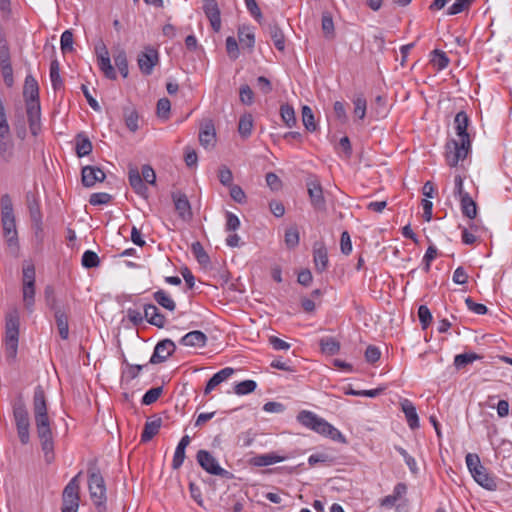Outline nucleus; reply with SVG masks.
Here are the masks:
<instances>
[{
    "label": "nucleus",
    "instance_id": "obj_1",
    "mask_svg": "<svg viewBox=\"0 0 512 512\" xmlns=\"http://www.w3.org/2000/svg\"><path fill=\"white\" fill-rule=\"evenodd\" d=\"M32 404L37 437L39 438L45 461L51 463L55 458L54 437L51 429L52 421L48 415L47 399L41 385L36 386L34 389Z\"/></svg>",
    "mask_w": 512,
    "mask_h": 512
},
{
    "label": "nucleus",
    "instance_id": "obj_2",
    "mask_svg": "<svg viewBox=\"0 0 512 512\" xmlns=\"http://www.w3.org/2000/svg\"><path fill=\"white\" fill-rule=\"evenodd\" d=\"M469 123L470 119L466 112L460 111L456 114L454 128L459 139H450L445 144V159L450 167H456L471 152V139L467 132Z\"/></svg>",
    "mask_w": 512,
    "mask_h": 512
},
{
    "label": "nucleus",
    "instance_id": "obj_3",
    "mask_svg": "<svg viewBox=\"0 0 512 512\" xmlns=\"http://www.w3.org/2000/svg\"><path fill=\"white\" fill-rule=\"evenodd\" d=\"M1 224L3 236L10 247L18 245V233L16 229V220L13 210L12 200L9 194H4L0 199Z\"/></svg>",
    "mask_w": 512,
    "mask_h": 512
},
{
    "label": "nucleus",
    "instance_id": "obj_4",
    "mask_svg": "<svg viewBox=\"0 0 512 512\" xmlns=\"http://www.w3.org/2000/svg\"><path fill=\"white\" fill-rule=\"evenodd\" d=\"M467 468L475 482L489 491L497 489V478L484 467L476 453H468L465 457Z\"/></svg>",
    "mask_w": 512,
    "mask_h": 512
},
{
    "label": "nucleus",
    "instance_id": "obj_5",
    "mask_svg": "<svg viewBox=\"0 0 512 512\" xmlns=\"http://www.w3.org/2000/svg\"><path fill=\"white\" fill-rule=\"evenodd\" d=\"M20 319L16 310L6 316L5 355L8 362H15L18 352Z\"/></svg>",
    "mask_w": 512,
    "mask_h": 512
},
{
    "label": "nucleus",
    "instance_id": "obj_6",
    "mask_svg": "<svg viewBox=\"0 0 512 512\" xmlns=\"http://www.w3.org/2000/svg\"><path fill=\"white\" fill-rule=\"evenodd\" d=\"M88 489L90 499L101 512L105 509V503L107 500L106 485L103 476L96 468L88 470Z\"/></svg>",
    "mask_w": 512,
    "mask_h": 512
},
{
    "label": "nucleus",
    "instance_id": "obj_7",
    "mask_svg": "<svg viewBox=\"0 0 512 512\" xmlns=\"http://www.w3.org/2000/svg\"><path fill=\"white\" fill-rule=\"evenodd\" d=\"M126 318L134 326H139L146 320L148 323L160 328V313L157 306L153 304H144L143 313L137 309H127Z\"/></svg>",
    "mask_w": 512,
    "mask_h": 512
},
{
    "label": "nucleus",
    "instance_id": "obj_8",
    "mask_svg": "<svg viewBox=\"0 0 512 512\" xmlns=\"http://www.w3.org/2000/svg\"><path fill=\"white\" fill-rule=\"evenodd\" d=\"M81 472L74 476L65 486L62 494V512H77L79 508V477Z\"/></svg>",
    "mask_w": 512,
    "mask_h": 512
},
{
    "label": "nucleus",
    "instance_id": "obj_9",
    "mask_svg": "<svg viewBox=\"0 0 512 512\" xmlns=\"http://www.w3.org/2000/svg\"><path fill=\"white\" fill-rule=\"evenodd\" d=\"M196 460L202 469L211 475L220 476L225 479L233 478V474L222 468L216 458L207 450H199L196 454Z\"/></svg>",
    "mask_w": 512,
    "mask_h": 512
},
{
    "label": "nucleus",
    "instance_id": "obj_10",
    "mask_svg": "<svg viewBox=\"0 0 512 512\" xmlns=\"http://www.w3.org/2000/svg\"><path fill=\"white\" fill-rule=\"evenodd\" d=\"M307 191L312 207L319 212L327 210L326 199L323 194V188L316 176H311L306 181Z\"/></svg>",
    "mask_w": 512,
    "mask_h": 512
},
{
    "label": "nucleus",
    "instance_id": "obj_11",
    "mask_svg": "<svg viewBox=\"0 0 512 512\" xmlns=\"http://www.w3.org/2000/svg\"><path fill=\"white\" fill-rule=\"evenodd\" d=\"M170 198L179 219L183 222H190L193 218L191 204L187 195L179 189L171 191Z\"/></svg>",
    "mask_w": 512,
    "mask_h": 512
},
{
    "label": "nucleus",
    "instance_id": "obj_12",
    "mask_svg": "<svg viewBox=\"0 0 512 512\" xmlns=\"http://www.w3.org/2000/svg\"><path fill=\"white\" fill-rule=\"evenodd\" d=\"M95 53L97 55L99 69L103 72L106 78L115 80L117 78V74L111 64L108 49L103 42H100L95 46Z\"/></svg>",
    "mask_w": 512,
    "mask_h": 512
},
{
    "label": "nucleus",
    "instance_id": "obj_13",
    "mask_svg": "<svg viewBox=\"0 0 512 512\" xmlns=\"http://www.w3.org/2000/svg\"><path fill=\"white\" fill-rule=\"evenodd\" d=\"M158 60V51L152 47H145L144 50L138 54L137 58L139 69L144 75H150L152 73Z\"/></svg>",
    "mask_w": 512,
    "mask_h": 512
},
{
    "label": "nucleus",
    "instance_id": "obj_14",
    "mask_svg": "<svg viewBox=\"0 0 512 512\" xmlns=\"http://www.w3.org/2000/svg\"><path fill=\"white\" fill-rule=\"evenodd\" d=\"M26 203L29 210L31 221L34 226L41 230L42 228V212L40 207V198L36 192L28 191L26 193Z\"/></svg>",
    "mask_w": 512,
    "mask_h": 512
},
{
    "label": "nucleus",
    "instance_id": "obj_15",
    "mask_svg": "<svg viewBox=\"0 0 512 512\" xmlns=\"http://www.w3.org/2000/svg\"><path fill=\"white\" fill-rule=\"evenodd\" d=\"M0 69L5 85L11 88L14 85V75L10 47L0 49Z\"/></svg>",
    "mask_w": 512,
    "mask_h": 512
},
{
    "label": "nucleus",
    "instance_id": "obj_16",
    "mask_svg": "<svg viewBox=\"0 0 512 512\" xmlns=\"http://www.w3.org/2000/svg\"><path fill=\"white\" fill-rule=\"evenodd\" d=\"M23 97L25 105L40 104L39 101V85L37 80L31 74L25 77L23 86Z\"/></svg>",
    "mask_w": 512,
    "mask_h": 512
},
{
    "label": "nucleus",
    "instance_id": "obj_17",
    "mask_svg": "<svg viewBox=\"0 0 512 512\" xmlns=\"http://www.w3.org/2000/svg\"><path fill=\"white\" fill-rule=\"evenodd\" d=\"M216 131L212 120H205L199 131V142L205 149H211L216 144Z\"/></svg>",
    "mask_w": 512,
    "mask_h": 512
},
{
    "label": "nucleus",
    "instance_id": "obj_18",
    "mask_svg": "<svg viewBox=\"0 0 512 512\" xmlns=\"http://www.w3.org/2000/svg\"><path fill=\"white\" fill-rule=\"evenodd\" d=\"M203 11L209 19L212 29L218 32L221 28V16L217 1L203 0Z\"/></svg>",
    "mask_w": 512,
    "mask_h": 512
},
{
    "label": "nucleus",
    "instance_id": "obj_19",
    "mask_svg": "<svg viewBox=\"0 0 512 512\" xmlns=\"http://www.w3.org/2000/svg\"><path fill=\"white\" fill-rule=\"evenodd\" d=\"M82 184L85 187H92L97 182H103L106 178L105 172L97 166H85L82 168Z\"/></svg>",
    "mask_w": 512,
    "mask_h": 512
},
{
    "label": "nucleus",
    "instance_id": "obj_20",
    "mask_svg": "<svg viewBox=\"0 0 512 512\" xmlns=\"http://www.w3.org/2000/svg\"><path fill=\"white\" fill-rule=\"evenodd\" d=\"M26 114L30 132L33 136H37L41 130L40 104L26 105Z\"/></svg>",
    "mask_w": 512,
    "mask_h": 512
},
{
    "label": "nucleus",
    "instance_id": "obj_21",
    "mask_svg": "<svg viewBox=\"0 0 512 512\" xmlns=\"http://www.w3.org/2000/svg\"><path fill=\"white\" fill-rule=\"evenodd\" d=\"M400 405L409 428L412 430L418 429L420 424L415 405L409 399H403Z\"/></svg>",
    "mask_w": 512,
    "mask_h": 512
},
{
    "label": "nucleus",
    "instance_id": "obj_22",
    "mask_svg": "<svg viewBox=\"0 0 512 512\" xmlns=\"http://www.w3.org/2000/svg\"><path fill=\"white\" fill-rule=\"evenodd\" d=\"M235 372V369L232 367H225L215 373L206 383L204 394L208 395L215 387L220 385L222 382L226 381L229 377H231Z\"/></svg>",
    "mask_w": 512,
    "mask_h": 512
},
{
    "label": "nucleus",
    "instance_id": "obj_23",
    "mask_svg": "<svg viewBox=\"0 0 512 512\" xmlns=\"http://www.w3.org/2000/svg\"><path fill=\"white\" fill-rule=\"evenodd\" d=\"M13 418L16 427L30 426L29 413L22 400H18L13 404Z\"/></svg>",
    "mask_w": 512,
    "mask_h": 512
},
{
    "label": "nucleus",
    "instance_id": "obj_24",
    "mask_svg": "<svg viewBox=\"0 0 512 512\" xmlns=\"http://www.w3.org/2000/svg\"><path fill=\"white\" fill-rule=\"evenodd\" d=\"M286 459L285 456H280L276 452L266 454H259L250 459V464L255 467H265L275 463L282 462Z\"/></svg>",
    "mask_w": 512,
    "mask_h": 512
},
{
    "label": "nucleus",
    "instance_id": "obj_25",
    "mask_svg": "<svg viewBox=\"0 0 512 512\" xmlns=\"http://www.w3.org/2000/svg\"><path fill=\"white\" fill-rule=\"evenodd\" d=\"M180 343L184 346L202 348L207 343V336L199 330H194L184 335Z\"/></svg>",
    "mask_w": 512,
    "mask_h": 512
},
{
    "label": "nucleus",
    "instance_id": "obj_26",
    "mask_svg": "<svg viewBox=\"0 0 512 512\" xmlns=\"http://www.w3.org/2000/svg\"><path fill=\"white\" fill-rule=\"evenodd\" d=\"M267 32L273 41L275 48L278 51L283 52L285 50V36L279 25L276 22L269 23L267 26Z\"/></svg>",
    "mask_w": 512,
    "mask_h": 512
},
{
    "label": "nucleus",
    "instance_id": "obj_27",
    "mask_svg": "<svg viewBox=\"0 0 512 512\" xmlns=\"http://www.w3.org/2000/svg\"><path fill=\"white\" fill-rule=\"evenodd\" d=\"M160 433V418L148 419L144 424L140 442L147 443Z\"/></svg>",
    "mask_w": 512,
    "mask_h": 512
},
{
    "label": "nucleus",
    "instance_id": "obj_28",
    "mask_svg": "<svg viewBox=\"0 0 512 512\" xmlns=\"http://www.w3.org/2000/svg\"><path fill=\"white\" fill-rule=\"evenodd\" d=\"M313 261L317 272L322 273L328 267V253L326 247L321 244L319 247L314 246Z\"/></svg>",
    "mask_w": 512,
    "mask_h": 512
},
{
    "label": "nucleus",
    "instance_id": "obj_29",
    "mask_svg": "<svg viewBox=\"0 0 512 512\" xmlns=\"http://www.w3.org/2000/svg\"><path fill=\"white\" fill-rule=\"evenodd\" d=\"M128 178L134 191L142 197L147 198V186L138 169H130Z\"/></svg>",
    "mask_w": 512,
    "mask_h": 512
},
{
    "label": "nucleus",
    "instance_id": "obj_30",
    "mask_svg": "<svg viewBox=\"0 0 512 512\" xmlns=\"http://www.w3.org/2000/svg\"><path fill=\"white\" fill-rule=\"evenodd\" d=\"M54 317L59 336L61 337V339L67 340L69 338V324L67 313L63 309L56 310V312H54Z\"/></svg>",
    "mask_w": 512,
    "mask_h": 512
},
{
    "label": "nucleus",
    "instance_id": "obj_31",
    "mask_svg": "<svg viewBox=\"0 0 512 512\" xmlns=\"http://www.w3.org/2000/svg\"><path fill=\"white\" fill-rule=\"evenodd\" d=\"M460 206H461V212L465 217L472 220L477 216V204L471 198L469 193H465L460 198Z\"/></svg>",
    "mask_w": 512,
    "mask_h": 512
},
{
    "label": "nucleus",
    "instance_id": "obj_32",
    "mask_svg": "<svg viewBox=\"0 0 512 512\" xmlns=\"http://www.w3.org/2000/svg\"><path fill=\"white\" fill-rule=\"evenodd\" d=\"M75 141V150L78 157L87 156L92 152V143L85 134H77Z\"/></svg>",
    "mask_w": 512,
    "mask_h": 512
},
{
    "label": "nucleus",
    "instance_id": "obj_33",
    "mask_svg": "<svg viewBox=\"0 0 512 512\" xmlns=\"http://www.w3.org/2000/svg\"><path fill=\"white\" fill-rule=\"evenodd\" d=\"M238 39L243 47L253 49L255 45V34L250 26H241L238 28Z\"/></svg>",
    "mask_w": 512,
    "mask_h": 512
},
{
    "label": "nucleus",
    "instance_id": "obj_34",
    "mask_svg": "<svg viewBox=\"0 0 512 512\" xmlns=\"http://www.w3.org/2000/svg\"><path fill=\"white\" fill-rule=\"evenodd\" d=\"M14 156V144L9 138V134L0 136V157L5 162H10Z\"/></svg>",
    "mask_w": 512,
    "mask_h": 512
},
{
    "label": "nucleus",
    "instance_id": "obj_35",
    "mask_svg": "<svg viewBox=\"0 0 512 512\" xmlns=\"http://www.w3.org/2000/svg\"><path fill=\"white\" fill-rule=\"evenodd\" d=\"M322 353L333 356L340 351V342L334 337H324L319 341Z\"/></svg>",
    "mask_w": 512,
    "mask_h": 512
},
{
    "label": "nucleus",
    "instance_id": "obj_36",
    "mask_svg": "<svg viewBox=\"0 0 512 512\" xmlns=\"http://www.w3.org/2000/svg\"><path fill=\"white\" fill-rule=\"evenodd\" d=\"M35 293V285H22L23 303L29 313L34 311Z\"/></svg>",
    "mask_w": 512,
    "mask_h": 512
},
{
    "label": "nucleus",
    "instance_id": "obj_37",
    "mask_svg": "<svg viewBox=\"0 0 512 512\" xmlns=\"http://www.w3.org/2000/svg\"><path fill=\"white\" fill-rule=\"evenodd\" d=\"M113 59H114L115 66L119 70L120 74L124 78H127L128 74H129V69H128V60H127V55H126L125 50L118 49L117 52L114 54Z\"/></svg>",
    "mask_w": 512,
    "mask_h": 512
},
{
    "label": "nucleus",
    "instance_id": "obj_38",
    "mask_svg": "<svg viewBox=\"0 0 512 512\" xmlns=\"http://www.w3.org/2000/svg\"><path fill=\"white\" fill-rule=\"evenodd\" d=\"M321 28L327 39H333L335 36L334 22L332 14L329 11L322 13Z\"/></svg>",
    "mask_w": 512,
    "mask_h": 512
},
{
    "label": "nucleus",
    "instance_id": "obj_39",
    "mask_svg": "<svg viewBox=\"0 0 512 512\" xmlns=\"http://www.w3.org/2000/svg\"><path fill=\"white\" fill-rule=\"evenodd\" d=\"M481 358L479 354L474 352L458 354L454 358V366L457 370H460Z\"/></svg>",
    "mask_w": 512,
    "mask_h": 512
},
{
    "label": "nucleus",
    "instance_id": "obj_40",
    "mask_svg": "<svg viewBox=\"0 0 512 512\" xmlns=\"http://www.w3.org/2000/svg\"><path fill=\"white\" fill-rule=\"evenodd\" d=\"M431 63L438 71L445 69L449 65L447 54L441 50L435 49L431 52Z\"/></svg>",
    "mask_w": 512,
    "mask_h": 512
},
{
    "label": "nucleus",
    "instance_id": "obj_41",
    "mask_svg": "<svg viewBox=\"0 0 512 512\" xmlns=\"http://www.w3.org/2000/svg\"><path fill=\"white\" fill-rule=\"evenodd\" d=\"M191 251L200 265L207 266L210 263V257L199 241L192 243Z\"/></svg>",
    "mask_w": 512,
    "mask_h": 512
},
{
    "label": "nucleus",
    "instance_id": "obj_42",
    "mask_svg": "<svg viewBox=\"0 0 512 512\" xmlns=\"http://www.w3.org/2000/svg\"><path fill=\"white\" fill-rule=\"evenodd\" d=\"M253 128V118L251 114H244L240 117L238 123V132L243 138H247L251 135Z\"/></svg>",
    "mask_w": 512,
    "mask_h": 512
},
{
    "label": "nucleus",
    "instance_id": "obj_43",
    "mask_svg": "<svg viewBox=\"0 0 512 512\" xmlns=\"http://www.w3.org/2000/svg\"><path fill=\"white\" fill-rule=\"evenodd\" d=\"M280 115L287 127H293L296 124L294 108L289 104H282L280 107Z\"/></svg>",
    "mask_w": 512,
    "mask_h": 512
},
{
    "label": "nucleus",
    "instance_id": "obj_44",
    "mask_svg": "<svg viewBox=\"0 0 512 512\" xmlns=\"http://www.w3.org/2000/svg\"><path fill=\"white\" fill-rule=\"evenodd\" d=\"M318 417L319 416L317 414L311 411L303 410L297 415V420L306 428L313 430Z\"/></svg>",
    "mask_w": 512,
    "mask_h": 512
},
{
    "label": "nucleus",
    "instance_id": "obj_45",
    "mask_svg": "<svg viewBox=\"0 0 512 512\" xmlns=\"http://www.w3.org/2000/svg\"><path fill=\"white\" fill-rule=\"evenodd\" d=\"M124 363L126 364V367L122 370L121 378H122V381H127V382L135 379L139 375V373L143 369V367L146 366V365H132V364L127 363L126 360H124Z\"/></svg>",
    "mask_w": 512,
    "mask_h": 512
},
{
    "label": "nucleus",
    "instance_id": "obj_46",
    "mask_svg": "<svg viewBox=\"0 0 512 512\" xmlns=\"http://www.w3.org/2000/svg\"><path fill=\"white\" fill-rule=\"evenodd\" d=\"M302 122L309 132H314L317 128L312 109L307 105L302 107Z\"/></svg>",
    "mask_w": 512,
    "mask_h": 512
},
{
    "label": "nucleus",
    "instance_id": "obj_47",
    "mask_svg": "<svg viewBox=\"0 0 512 512\" xmlns=\"http://www.w3.org/2000/svg\"><path fill=\"white\" fill-rule=\"evenodd\" d=\"M50 80L54 90H58L63 86V81L60 77V68L57 60H53L50 64Z\"/></svg>",
    "mask_w": 512,
    "mask_h": 512
},
{
    "label": "nucleus",
    "instance_id": "obj_48",
    "mask_svg": "<svg viewBox=\"0 0 512 512\" xmlns=\"http://www.w3.org/2000/svg\"><path fill=\"white\" fill-rule=\"evenodd\" d=\"M44 299L46 305L53 311L56 312V310H62L58 306V301L55 295V290L53 286L47 285L44 289Z\"/></svg>",
    "mask_w": 512,
    "mask_h": 512
},
{
    "label": "nucleus",
    "instance_id": "obj_49",
    "mask_svg": "<svg viewBox=\"0 0 512 512\" xmlns=\"http://www.w3.org/2000/svg\"><path fill=\"white\" fill-rule=\"evenodd\" d=\"M81 263L87 269L95 268L100 265V259L94 251L86 250L82 255Z\"/></svg>",
    "mask_w": 512,
    "mask_h": 512
},
{
    "label": "nucleus",
    "instance_id": "obj_50",
    "mask_svg": "<svg viewBox=\"0 0 512 512\" xmlns=\"http://www.w3.org/2000/svg\"><path fill=\"white\" fill-rule=\"evenodd\" d=\"M256 388L257 383L254 380H244L235 385L234 392L237 395H246L255 391Z\"/></svg>",
    "mask_w": 512,
    "mask_h": 512
},
{
    "label": "nucleus",
    "instance_id": "obj_51",
    "mask_svg": "<svg viewBox=\"0 0 512 512\" xmlns=\"http://www.w3.org/2000/svg\"><path fill=\"white\" fill-rule=\"evenodd\" d=\"M353 104L355 116H357L359 119H364L367 109V101L365 97L362 94L357 95L353 99Z\"/></svg>",
    "mask_w": 512,
    "mask_h": 512
},
{
    "label": "nucleus",
    "instance_id": "obj_52",
    "mask_svg": "<svg viewBox=\"0 0 512 512\" xmlns=\"http://www.w3.org/2000/svg\"><path fill=\"white\" fill-rule=\"evenodd\" d=\"M475 0H456L447 10L448 15H457L462 13L465 10H468L469 7Z\"/></svg>",
    "mask_w": 512,
    "mask_h": 512
},
{
    "label": "nucleus",
    "instance_id": "obj_53",
    "mask_svg": "<svg viewBox=\"0 0 512 512\" xmlns=\"http://www.w3.org/2000/svg\"><path fill=\"white\" fill-rule=\"evenodd\" d=\"M22 273V285H35L36 272L32 263L25 264L23 266Z\"/></svg>",
    "mask_w": 512,
    "mask_h": 512
},
{
    "label": "nucleus",
    "instance_id": "obj_54",
    "mask_svg": "<svg viewBox=\"0 0 512 512\" xmlns=\"http://www.w3.org/2000/svg\"><path fill=\"white\" fill-rule=\"evenodd\" d=\"M418 317L423 330L427 329L432 322V313L426 305L418 308Z\"/></svg>",
    "mask_w": 512,
    "mask_h": 512
},
{
    "label": "nucleus",
    "instance_id": "obj_55",
    "mask_svg": "<svg viewBox=\"0 0 512 512\" xmlns=\"http://www.w3.org/2000/svg\"><path fill=\"white\" fill-rule=\"evenodd\" d=\"M73 33L71 30H65L60 38V46L63 53L73 51Z\"/></svg>",
    "mask_w": 512,
    "mask_h": 512
},
{
    "label": "nucleus",
    "instance_id": "obj_56",
    "mask_svg": "<svg viewBox=\"0 0 512 512\" xmlns=\"http://www.w3.org/2000/svg\"><path fill=\"white\" fill-rule=\"evenodd\" d=\"M395 450L403 457L409 470L413 474H416L418 472V467H417V463H416V460L414 459V457L409 455V453L404 448H402L400 446H395Z\"/></svg>",
    "mask_w": 512,
    "mask_h": 512
},
{
    "label": "nucleus",
    "instance_id": "obj_57",
    "mask_svg": "<svg viewBox=\"0 0 512 512\" xmlns=\"http://www.w3.org/2000/svg\"><path fill=\"white\" fill-rule=\"evenodd\" d=\"M285 243L288 248H295L299 244V232L296 227L288 228L285 231Z\"/></svg>",
    "mask_w": 512,
    "mask_h": 512
},
{
    "label": "nucleus",
    "instance_id": "obj_58",
    "mask_svg": "<svg viewBox=\"0 0 512 512\" xmlns=\"http://www.w3.org/2000/svg\"><path fill=\"white\" fill-rule=\"evenodd\" d=\"M138 119V113L134 109L125 111V123L130 131L135 132L138 129Z\"/></svg>",
    "mask_w": 512,
    "mask_h": 512
},
{
    "label": "nucleus",
    "instance_id": "obj_59",
    "mask_svg": "<svg viewBox=\"0 0 512 512\" xmlns=\"http://www.w3.org/2000/svg\"><path fill=\"white\" fill-rule=\"evenodd\" d=\"M218 178L222 185L230 187L233 185V174L227 166H221L218 171Z\"/></svg>",
    "mask_w": 512,
    "mask_h": 512
},
{
    "label": "nucleus",
    "instance_id": "obj_60",
    "mask_svg": "<svg viewBox=\"0 0 512 512\" xmlns=\"http://www.w3.org/2000/svg\"><path fill=\"white\" fill-rule=\"evenodd\" d=\"M323 436L329 437L333 441H337L340 443L347 442L345 436L330 423H328V427H326L325 432L323 433Z\"/></svg>",
    "mask_w": 512,
    "mask_h": 512
},
{
    "label": "nucleus",
    "instance_id": "obj_61",
    "mask_svg": "<svg viewBox=\"0 0 512 512\" xmlns=\"http://www.w3.org/2000/svg\"><path fill=\"white\" fill-rule=\"evenodd\" d=\"M112 200V196L105 192L93 193L90 196L89 203L91 205H104L108 204Z\"/></svg>",
    "mask_w": 512,
    "mask_h": 512
},
{
    "label": "nucleus",
    "instance_id": "obj_62",
    "mask_svg": "<svg viewBox=\"0 0 512 512\" xmlns=\"http://www.w3.org/2000/svg\"><path fill=\"white\" fill-rule=\"evenodd\" d=\"M226 50L228 56L235 60L239 57V46L236 39L232 36L227 37L226 39Z\"/></svg>",
    "mask_w": 512,
    "mask_h": 512
},
{
    "label": "nucleus",
    "instance_id": "obj_63",
    "mask_svg": "<svg viewBox=\"0 0 512 512\" xmlns=\"http://www.w3.org/2000/svg\"><path fill=\"white\" fill-rule=\"evenodd\" d=\"M160 398V386L153 387L150 390H148L144 396L142 397V404L143 405H150L154 402H156Z\"/></svg>",
    "mask_w": 512,
    "mask_h": 512
},
{
    "label": "nucleus",
    "instance_id": "obj_64",
    "mask_svg": "<svg viewBox=\"0 0 512 512\" xmlns=\"http://www.w3.org/2000/svg\"><path fill=\"white\" fill-rule=\"evenodd\" d=\"M467 308L477 315H484L488 312L487 307L484 304L476 303L471 297L465 299Z\"/></svg>",
    "mask_w": 512,
    "mask_h": 512
}]
</instances>
